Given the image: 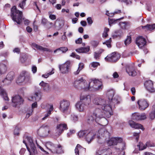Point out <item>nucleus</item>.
<instances>
[{"label": "nucleus", "instance_id": "f257e3e1", "mask_svg": "<svg viewBox=\"0 0 155 155\" xmlns=\"http://www.w3.org/2000/svg\"><path fill=\"white\" fill-rule=\"evenodd\" d=\"M93 102L95 104L99 106L102 110L106 111V113L105 114L107 118L109 117L113 114L112 110L114 108L109 102L107 104L104 99L100 97H97L94 98Z\"/></svg>", "mask_w": 155, "mask_h": 155}, {"label": "nucleus", "instance_id": "f03ea898", "mask_svg": "<svg viewBox=\"0 0 155 155\" xmlns=\"http://www.w3.org/2000/svg\"><path fill=\"white\" fill-rule=\"evenodd\" d=\"M103 112L99 108H96L93 112L92 114L89 116L87 122L90 125H95L96 123H98L100 119L105 115L106 117H107L105 114L106 113L105 110H103Z\"/></svg>", "mask_w": 155, "mask_h": 155}, {"label": "nucleus", "instance_id": "7ed1b4c3", "mask_svg": "<svg viewBox=\"0 0 155 155\" xmlns=\"http://www.w3.org/2000/svg\"><path fill=\"white\" fill-rule=\"evenodd\" d=\"M91 81L88 84L86 80L83 79V78H77L74 82V87L77 88H79L85 91H87L91 88Z\"/></svg>", "mask_w": 155, "mask_h": 155}, {"label": "nucleus", "instance_id": "20e7f679", "mask_svg": "<svg viewBox=\"0 0 155 155\" xmlns=\"http://www.w3.org/2000/svg\"><path fill=\"white\" fill-rule=\"evenodd\" d=\"M11 17L13 21L16 22L17 24H20L22 22V20L24 18H22V12L17 9L15 6H14L12 8Z\"/></svg>", "mask_w": 155, "mask_h": 155}, {"label": "nucleus", "instance_id": "39448f33", "mask_svg": "<svg viewBox=\"0 0 155 155\" xmlns=\"http://www.w3.org/2000/svg\"><path fill=\"white\" fill-rule=\"evenodd\" d=\"M24 137L27 139L28 142V145L27 146V148L30 153V155H35L36 154L37 151L31 137L28 136H25Z\"/></svg>", "mask_w": 155, "mask_h": 155}, {"label": "nucleus", "instance_id": "423d86ee", "mask_svg": "<svg viewBox=\"0 0 155 155\" xmlns=\"http://www.w3.org/2000/svg\"><path fill=\"white\" fill-rule=\"evenodd\" d=\"M115 94V91L113 89H110L108 90L106 92V95L108 97L109 102L113 107L114 108L115 105L119 103L117 99L115 97L113 98V97Z\"/></svg>", "mask_w": 155, "mask_h": 155}, {"label": "nucleus", "instance_id": "0eeeda50", "mask_svg": "<svg viewBox=\"0 0 155 155\" xmlns=\"http://www.w3.org/2000/svg\"><path fill=\"white\" fill-rule=\"evenodd\" d=\"M92 83L94 84V86H91V90L94 91H101L103 87V84L101 81L98 79H91Z\"/></svg>", "mask_w": 155, "mask_h": 155}, {"label": "nucleus", "instance_id": "6e6552de", "mask_svg": "<svg viewBox=\"0 0 155 155\" xmlns=\"http://www.w3.org/2000/svg\"><path fill=\"white\" fill-rule=\"evenodd\" d=\"M37 132L40 136L45 137L50 133L49 127L47 125L44 124L40 127Z\"/></svg>", "mask_w": 155, "mask_h": 155}, {"label": "nucleus", "instance_id": "1a4fd4ad", "mask_svg": "<svg viewBox=\"0 0 155 155\" xmlns=\"http://www.w3.org/2000/svg\"><path fill=\"white\" fill-rule=\"evenodd\" d=\"M59 69L63 74L68 73L70 69V63L69 61H67L65 63L58 66Z\"/></svg>", "mask_w": 155, "mask_h": 155}, {"label": "nucleus", "instance_id": "9d476101", "mask_svg": "<svg viewBox=\"0 0 155 155\" xmlns=\"http://www.w3.org/2000/svg\"><path fill=\"white\" fill-rule=\"evenodd\" d=\"M70 102L68 101L62 100L60 102V109L62 112L67 111L69 107Z\"/></svg>", "mask_w": 155, "mask_h": 155}, {"label": "nucleus", "instance_id": "9b49d317", "mask_svg": "<svg viewBox=\"0 0 155 155\" xmlns=\"http://www.w3.org/2000/svg\"><path fill=\"white\" fill-rule=\"evenodd\" d=\"M136 43L139 48L143 49L146 45V39L142 36L139 37L137 38Z\"/></svg>", "mask_w": 155, "mask_h": 155}, {"label": "nucleus", "instance_id": "f8f14e48", "mask_svg": "<svg viewBox=\"0 0 155 155\" xmlns=\"http://www.w3.org/2000/svg\"><path fill=\"white\" fill-rule=\"evenodd\" d=\"M56 136H59L63 132L64 130L68 129L67 125L65 124H57L56 127Z\"/></svg>", "mask_w": 155, "mask_h": 155}, {"label": "nucleus", "instance_id": "ddd939ff", "mask_svg": "<svg viewBox=\"0 0 155 155\" xmlns=\"http://www.w3.org/2000/svg\"><path fill=\"white\" fill-rule=\"evenodd\" d=\"M23 99L19 95L16 96L12 98V102L14 107H16L18 105L23 103Z\"/></svg>", "mask_w": 155, "mask_h": 155}, {"label": "nucleus", "instance_id": "4468645a", "mask_svg": "<svg viewBox=\"0 0 155 155\" xmlns=\"http://www.w3.org/2000/svg\"><path fill=\"white\" fill-rule=\"evenodd\" d=\"M144 86L150 92L153 93L155 92V88L153 87V84L151 80L146 81L144 84Z\"/></svg>", "mask_w": 155, "mask_h": 155}, {"label": "nucleus", "instance_id": "2eb2a0df", "mask_svg": "<svg viewBox=\"0 0 155 155\" xmlns=\"http://www.w3.org/2000/svg\"><path fill=\"white\" fill-rule=\"evenodd\" d=\"M127 73L130 76H134L137 74V73L134 65L133 64L127 65L126 67Z\"/></svg>", "mask_w": 155, "mask_h": 155}, {"label": "nucleus", "instance_id": "dca6fc26", "mask_svg": "<svg viewBox=\"0 0 155 155\" xmlns=\"http://www.w3.org/2000/svg\"><path fill=\"white\" fill-rule=\"evenodd\" d=\"M137 103L139 108L141 110H144L149 105L147 102L144 100H140L138 101Z\"/></svg>", "mask_w": 155, "mask_h": 155}, {"label": "nucleus", "instance_id": "f3484780", "mask_svg": "<svg viewBox=\"0 0 155 155\" xmlns=\"http://www.w3.org/2000/svg\"><path fill=\"white\" fill-rule=\"evenodd\" d=\"M96 133L94 130L89 131L87 130L86 135L85 139L86 140L88 143H90L96 136Z\"/></svg>", "mask_w": 155, "mask_h": 155}, {"label": "nucleus", "instance_id": "a211bd4d", "mask_svg": "<svg viewBox=\"0 0 155 155\" xmlns=\"http://www.w3.org/2000/svg\"><path fill=\"white\" fill-rule=\"evenodd\" d=\"M120 57V54L116 52L112 53L110 55L107 56L105 59L106 60H108L110 61L115 62L119 59Z\"/></svg>", "mask_w": 155, "mask_h": 155}, {"label": "nucleus", "instance_id": "6ab92c4d", "mask_svg": "<svg viewBox=\"0 0 155 155\" xmlns=\"http://www.w3.org/2000/svg\"><path fill=\"white\" fill-rule=\"evenodd\" d=\"M122 141V139L120 137L111 138L107 142L109 146H114L116 145L118 143H121Z\"/></svg>", "mask_w": 155, "mask_h": 155}, {"label": "nucleus", "instance_id": "aec40b11", "mask_svg": "<svg viewBox=\"0 0 155 155\" xmlns=\"http://www.w3.org/2000/svg\"><path fill=\"white\" fill-rule=\"evenodd\" d=\"M80 101L87 106L91 102L90 96L85 95L81 96L80 98Z\"/></svg>", "mask_w": 155, "mask_h": 155}, {"label": "nucleus", "instance_id": "412c9836", "mask_svg": "<svg viewBox=\"0 0 155 155\" xmlns=\"http://www.w3.org/2000/svg\"><path fill=\"white\" fill-rule=\"evenodd\" d=\"M39 85L42 88L43 91L45 92L48 93L51 90V87L49 84L45 82L44 81H42Z\"/></svg>", "mask_w": 155, "mask_h": 155}, {"label": "nucleus", "instance_id": "4be33fe9", "mask_svg": "<svg viewBox=\"0 0 155 155\" xmlns=\"http://www.w3.org/2000/svg\"><path fill=\"white\" fill-rule=\"evenodd\" d=\"M41 94L42 93L41 90H39L35 91L33 95L31 97V98L33 101H38L41 99Z\"/></svg>", "mask_w": 155, "mask_h": 155}, {"label": "nucleus", "instance_id": "5701e85b", "mask_svg": "<svg viewBox=\"0 0 155 155\" xmlns=\"http://www.w3.org/2000/svg\"><path fill=\"white\" fill-rule=\"evenodd\" d=\"M27 73L26 71H23L18 77L16 80V83L18 84H20L23 82L25 79L26 77L28 76L27 75Z\"/></svg>", "mask_w": 155, "mask_h": 155}, {"label": "nucleus", "instance_id": "b1692460", "mask_svg": "<svg viewBox=\"0 0 155 155\" xmlns=\"http://www.w3.org/2000/svg\"><path fill=\"white\" fill-rule=\"evenodd\" d=\"M75 106L77 109L80 112L84 111L87 107L80 101L77 102Z\"/></svg>", "mask_w": 155, "mask_h": 155}, {"label": "nucleus", "instance_id": "393cba45", "mask_svg": "<svg viewBox=\"0 0 155 155\" xmlns=\"http://www.w3.org/2000/svg\"><path fill=\"white\" fill-rule=\"evenodd\" d=\"M129 124L130 125L132 128L135 129H140L144 130V129L143 126L141 124L136 123L132 120L129 121Z\"/></svg>", "mask_w": 155, "mask_h": 155}, {"label": "nucleus", "instance_id": "a878e982", "mask_svg": "<svg viewBox=\"0 0 155 155\" xmlns=\"http://www.w3.org/2000/svg\"><path fill=\"white\" fill-rule=\"evenodd\" d=\"M52 153H56L58 154H62L64 153V151L62 149V146L59 144L57 145L55 150H52Z\"/></svg>", "mask_w": 155, "mask_h": 155}, {"label": "nucleus", "instance_id": "bb28decb", "mask_svg": "<svg viewBox=\"0 0 155 155\" xmlns=\"http://www.w3.org/2000/svg\"><path fill=\"white\" fill-rule=\"evenodd\" d=\"M134 119L137 120H143L146 119L147 116L145 113H142L140 114H136L133 116Z\"/></svg>", "mask_w": 155, "mask_h": 155}, {"label": "nucleus", "instance_id": "cd10ccee", "mask_svg": "<svg viewBox=\"0 0 155 155\" xmlns=\"http://www.w3.org/2000/svg\"><path fill=\"white\" fill-rule=\"evenodd\" d=\"M41 23L43 25L48 29L51 28L53 25L52 23L48 21L47 19L45 18H43L42 19Z\"/></svg>", "mask_w": 155, "mask_h": 155}, {"label": "nucleus", "instance_id": "c85d7f7f", "mask_svg": "<svg viewBox=\"0 0 155 155\" xmlns=\"http://www.w3.org/2000/svg\"><path fill=\"white\" fill-rule=\"evenodd\" d=\"M106 152L110 153H109V155H111L112 154L110 149L109 148L105 147L104 149L100 148L96 152V155H101L102 153H105ZM106 155H107V154Z\"/></svg>", "mask_w": 155, "mask_h": 155}, {"label": "nucleus", "instance_id": "c756f323", "mask_svg": "<svg viewBox=\"0 0 155 155\" xmlns=\"http://www.w3.org/2000/svg\"><path fill=\"white\" fill-rule=\"evenodd\" d=\"M86 149L82 147H81L80 145L77 144L75 149V153L77 154H78L79 155V152L81 153H84L85 152Z\"/></svg>", "mask_w": 155, "mask_h": 155}, {"label": "nucleus", "instance_id": "7c9ffc66", "mask_svg": "<svg viewBox=\"0 0 155 155\" xmlns=\"http://www.w3.org/2000/svg\"><path fill=\"white\" fill-rule=\"evenodd\" d=\"M31 45L33 48H35L38 50L46 51H49V49H48L43 48L42 47L35 43H32V44ZM34 49H35L34 48Z\"/></svg>", "mask_w": 155, "mask_h": 155}, {"label": "nucleus", "instance_id": "2f4dec72", "mask_svg": "<svg viewBox=\"0 0 155 155\" xmlns=\"http://www.w3.org/2000/svg\"><path fill=\"white\" fill-rule=\"evenodd\" d=\"M105 116L104 115V117H102L99 121L98 123H96V124H101L102 126H105L108 124V122L107 120L105 118Z\"/></svg>", "mask_w": 155, "mask_h": 155}, {"label": "nucleus", "instance_id": "473e14b6", "mask_svg": "<svg viewBox=\"0 0 155 155\" xmlns=\"http://www.w3.org/2000/svg\"><path fill=\"white\" fill-rule=\"evenodd\" d=\"M143 29L145 30L152 31L155 29V24H147L145 26H142Z\"/></svg>", "mask_w": 155, "mask_h": 155}, {"label": "nucleus", "instance_id": "72a5a7b5", "mask_svg": "<svg viewBox=\"0 0 155 155\" xmlns=\"http://www.w3.org/2000/svg\"><path fill=\"white\" fill-rule=\"evenodd\" d=\"M98 133H99V135L97 136L98 138H100V135L103 136H106V135H109V132L105 130L104 129H101L99 130Z\"/></svg>", "mask_w": 155, "mask_h": 155}, {"label": "nucleus", "instance_id": "f704fd0d", "mask_svg": "<svg viewBox=\"0 0 155 155\" xmlns=\"http://www.w3.org/2000/svg\"><path fill=\"white\" fill-rule=\"evenodd\" d=\"M7 70V67L3 64H0V74H4Z\"/></svg>", "mask_w": 155, "mask_h": 155}, {"label": "nucleus", "instance_id": "c9c22d12", "mask_svg": "<svg viewBox=\"0 0 155 155\" xmlns=\"http://www.w3.org/2000/svg\"><path fill=\"white\" fill-rule=\"evenodd\" d=\"M149 118L151 120H153L155 118V105L153 106L152 111L149 114Z\"/></svg>", "mask_w": 155, "mask_h": 155}, {"label": "nucleus", "instance_id": "e433bc0d", "mask_svg": "<svg viewBox=\"0 0 155 155\" xmlns=\"http://www.w3.org/2000/svg\"><path fill=\"white\" fill-rule=\"evenodd\" d=\"M45 146L47 149L51 151V152L52 150H54V149H52V148L54 147V144L51 142H46L45 143Z\"/></svg>", "mask_w": 155, "mask_h": 155}, {"label": "nucleus", "instance_id": "4c0bfd02", "mask_svg": "<svg viewBox=\"0 0 155 155\" xmlns=\"http://www.w3.org/2000/svg\"><path fill=\"white\" fill-rule=\"evenodd\" d=\"M0 94L2 96V97L5 100H8V98L7 96V94L5 91L4 89H0Z\"/></svg>", "mask_w": 155, "mask_h": 155}, {"label": "nucleus", "instance_id": "58836bf2", "mask_svg": "<svg viewBox=\"0 0 155 155\" xmlns=\"http://www.w3.org/2000/svg\"><path fill=\"white\" fill-rule=\"evenodd\" d=\"M14 73L13 72H11L8 73L7 75L6 79L11 81L14 78Z\"/></svg>", "mask_w": 155, "mask_h": 155}, {"label": "nucleus", "instance_id": "ea45409f", "mask_svg": "<svg viewBox=\"0 0 155 155\" xmlns=\"http://www.w3.org/2000/svg\"><path fill=\"white\" fill-rule=\"evenodd\" d=\"M119 25L123 29H125L126 27L130 25V23L127 22H120L119 23Z\"/></svg>", "mask_w": 155, "mask_h": 155}, {"label": "nucleus", "instance_id": "a19ab883", "mask_svg": "<svg viewBox=\"0 0 155 155\" xmlns=\"http://www.w3.org/2000/svg\"><path fill=\"white\" fill-rule=\"evenodd\" d=\"M53 110V105H51L49 110L47 113L45 115V116L42 118L43 120H45L51 114V112Z\"/></svg>", "mask_w": 155, "mask_h": 155}, {"label": "nucleus", "instance_id": "79ce46f5", "mask_svg": "<svg viewBox=\"0 0 155 155\" xmlns=\"http://www.w3.org/2000/svg\"><path fill=\"white\" fill-rule=\"evenodd\" d=\"M68 50V48L66 47H61L55 50L54 51V52L55 53L57 51H62V53H65Z\"/></svg>", "mask_w": 155, "mask_h": 155}, {"label": "nucleus", "instance_id": "37998d69", "mask_svg": "<svg viewBox=\"0 0 155 155\" xmlns=\"http://www.w3.org/2000/svg\"><path fill=\"white\" fill-rule=\"evenodd\" d=\"M84 68V64L82 63H80L78 65V70L76 71H74V73L75 75H77L79 74L80 71L81 70Z\"/></svg>", "mask_w": 155, "mask_h": 155}, {"label": "nucleus", "instance_id": "c03bdc74", "mask_svg": "<svg viewBox=\"0 0 155 155\" xmlns=\"http://www.w3.org/2000/svg\"><path fill=\"white\" fill-rule=\"evenodd\" d=\"M87 130H82L80 131L78 133V136L79 137H83L85 136L87 133Z\"/></svg>", "mask_w": 155, "mask_h": 155}, {"label": "nucleus", "instance_id": "a18cd8bd", "mask_svg": "<svg viewBox=\"0 0 155 155\" xmlns=\"http://www.w3.org/2000/svg\"><path fill=\"white\" fill-rule=\"evenodd\" d=\"M139 143V144L137 145V147L139 148V150H142L147 148L145 144L143 145L142 143Z\"/></svg>", "mask_w": 155, "mask_h": 155}, {"label": "nucleus", "instance_id": "49530a36", "mask_svg": "<svg viewBox=\"0 0 155 155\" xmlns=\"http://www.w3.org/2000/svg\"><path fill=\"white\" fill-rule=\"evenodd\" d=\"M131 41V38L130 36H127V39L124 41V43L126 46L129 45Z\"/></svg>", "mask_w": 155, "mask_h": 155}, {"label": "nucleus", "instance_id": "de8ad7c7", "mask_svg": "<svg viewBox=\"0 0 155 155\" xmlns=\"http://www.w3.org/2000/svg\"><path fill=\"white\" fill-rule=\"evenodd\" d=\"M101 54V52H95L94 53V58L96 60H97L99 58L100 56V54Z\"/></svg>", "mask_w": 155, "mask_h": 155}, {"label": "nucleus", "instance_id": "09e8293b", "mask_svg": "<svg viewBox=\"0 0 155 155\" xmlns=\"http://www.w3.org/2000/svg\"><path fill=\"white\" fill-rule=\"evenodd\" d=\"M53 70L54 69H53L52 71L51 72H50L47 74H43L42 75V77L45 78H48L49 77V75H51L54 73V72L53 71Z\"/></svg>", "mask_w": 155, "mask_h": 155}, {"label": "nucleus", "instance_id": "8fccbe9b", "mask_svg": "<svg viewBox=\"0 0 155 155\" xmlns=\"http://www.w3.org/2000/svg\"><path fill=\"white\" fill-rule=\"evenodd\" d=\"M20 128L18 126H16L15 127L14 130V134L15 135H18L19 134V131Z\"/></svg>", "mask_w": 155, "mask_h": 155}, {"label": "nucleus", "instance_id": "3c124183", "mask_svg": "<svg viewBox=\"0 0 155 155\" xmlns=\"http://www.w3.org/2000/svg\"><path fill=\"white\" fill-rule=\"evenodd\" d=\"M26 1V0H23L19 4L18 7L23 9L24 6L25 5Z\"/></svg>", "mask_w": 155, "mask_h": 155}, {"label": "nucleus", "instance_id": "603ef678", "mask_svg": "<svg viewBox=\"0 0 155 155\" xmlns=\"http://www.w3.org/2000/svg\"><path fill=\"white\" fill-rule=\"evenodd\" d=\"M120 19H117L116 20L114 19H109L108 21L109 25L111 26V24L115 23L117 21L120 20Z\"/></svg>", "mask_w": 155, "mask_h": 155}, {"label": "nucleus", "instance_id": "864d4df0", "mask_svg": "<svg viewBox=\"0 0 155 155\" xmlns=\"http://www.w3.org/2000/svg\"><path fill=\"white\" fill-rule=\"evenodd\" d=\"M111 38H110V39L106 41V42H104L103 43L104 44H106L107 46V47L110 48L111 47L110 45Z\"/></svg>", "mask_w": 155, "mask_h": 155}, {"label": "nucleus", "instance_id": "5fc2aeb1", "mask_svg": "<svg viewBox=\"0 0 155 155\" xmlns=\"http://www.w3.org/2000/svg\"><path fill=\"white\" fill-rule=\"evenodd\" d=\"M99 65V63L97 62H93L91 64V66L94 68H96Z\"/></svg>", "mask_w": 155, "mask_h": 155}, {"label": "nucleus", "instance_id": "6e6d98bb", "mask_svg": "<svg viewBox=\"0 0 155 155\" xmlns=\"http://www.w3.org/2000/svg\"><path fill=\"white\" fill-rule=\"evenodd\" d=\"M70 56L74 58H76V59H80V57L78 55L74 53H72Z\"/></svg>", "mask_w": 155, "mask_h": 155}, {"label": "nucleus", "instance_id": "4d7b16f0", "mask_svg": "<svg viewBox=\"0 0 155 155\" xmlns=\"http://www.w3.org/2000/svg\"><path fill=\"white\" fill-rule=\"evenodd\" d=\"M78 117L75 115H72L71 116V119L75 122L78 120Z\"/></svg>", "mask_w": 155, "mask_h": 155}, {"label": "nucleus", "instance_id": "13d9d810", "mask_svg": "<svg viewBox=\"0 0 155 155\" xmlns=\"http://www.w3.org/2000/svg\"><path fill=\"white\" fill-rule=\"evenodd\" d=\"M36 143L37 144V146L38 148H39L42 151L44 152L45 153H46V154L48 153V152H47L42 147H41V146H40L37 143L36 140Z\"/></svg>", "mask_w": 155, "mask_h": 155}, {"label": "nucleus", "instance_id": "bf43d9fd", "mask_svg": "<svg viewBox=\"0 0 155 155\" xmlns=\"http://www.w3.org/2000/svg\"><path fill=\"white\" fill-rule=\"evenodd\" d=\"M91 44L94 47H96L98 45L97 42L94 41H92L91 42Z\"/></svg>", "mask_w": 155, "mask_h": 155}, {"label": "nucleus", "instance_id": "052dcab7", "mask_svg": "<svg viewBox=\"0 0 155 155\" xmlns=\"http://www.w3.org/2000/svg\"><path fill=\"white\" fill-rule=\"evenodd\" d=\"M87 21L89 25H91L92 24L93 21L92 18L91 17H89L87 18Z\"/></svg>", "mask_w": 155, "mask_h": 155}, {"label": "nucleus", "instance_id": "680f3d73", "mask_svg": "<svg viewBox=\"0 0 155 155\" xmlns=\"http://www.w3.org/2000/svg\"><path fill=\"white\" fill-rule=\"evenodd\" d=\"M76 51L79 53H84V48L81 47L79 48L76 49Z\"/></svg>", "mask_w": 155, "mask_h": 155}, {"label": "nucleus", "instance_id": "e2e57ef3", "mask_svg": "<svg viewBox=\"0 0 155 155\" xmlns=\"http://www.w3.org/2000/svg\"><path fill=\"white\" fill-rule=\"evenodd\" d=\"M139 134L140 133H134V136L135 137H136V140H137V141L138 140H139Z\"/></svg>", "mask_w": 155, "mask_h": 155}, {"label": "nucleus", "instance_id": "0e129e2a", "mask_svg": "<svg viewBox=\"0 0 155 155\" xmlns=\"http://www.w3.org/2000/svg\"><path fill=\"white\" fill-rule=\"evenodd\" d=\"M82 39L81 38H79L75 41V43L77 44H80L82 42Z\"/></svg>", "mask_w": 155, "mask_h": 155}, {"label": "nucleus", "instance_id": "69168bd1", "mask_svg": "<svg viewBox=\"0 0 155 155\" xmlns=\"http://www.w3.org/2000/svg\"><path fill=\"white\" fill-rule=\"evenodd\" d=\"M49 18L52 20H54L56 19V16L55 15L50 14L49 16Z\"/></svg>", "mask_w": 155, "mask_h": 155}, {"label": "nucleus", "instance_id": "338daca9", "mask_svg": "<svg viewBox=\"0 0 155 155\" xmlns=\"http://www.w3.org/2000/svg\"><path fill=\"white\" fill-rule=\"evenodd\" d=\"M90 47L87 46V47L84 48V53H86L89 51L90 50Z\"/></svg>", "mask_w": 155, "mask_h": 155}, {"label": "nucleus", "instance_id": "774afa93", "mask_svg": "<svg viewBox=\"0 0 155 155\" xmlns=\"http://www.w3.org/2000/svg\"><path fill=\"white\" fill-rule=\"evenodd\" d=\"M37 67L35 66H33L32 68V71L34 73H35L37 71Z\"/></svg>", "mask_w": 155, "mask_h": 155}]
</instances>
